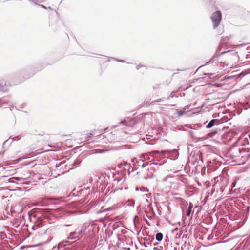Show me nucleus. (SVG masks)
I'll return each mask as SVG.
<instances>
[{
	"label": "nucleus",
	"instance_id": "f257e3e1",
	"mask_svg": "<svg viewBox=\"0 0 250 250\" xmlns=\"http://www.w3.org/2000/svg\"><path fill=\"white\" fill-rule=\"evenodd\" d=\"M214 28H216L220 24L222 19V14L220 11H217L213 13L211 17Z\"/></svg>",
	"mask_w": 250,
	"mask_h": 250
},
{
	"label": "nucleus",
	"instance_id": "f03ea898",
	"mask_svg": "<svg viewBox=\"0 0 250 250\" xmlns=\"http://www.w3.org/2000/svg\"><path fill=\"white\" fill-rule=\"evenodd\" d=\"M82 230L78 232H71L68 237V239L69 240L72 239L74 240L76 239H79V236L82 235Z\"/></svg>",
	"mask_w": 250,
	"mask_h": 250
},
{
	"label": "nucleus",
	"instance_id": "7ed1b4c3",
	"mask_svg": "<svg viewBox=\"0 0 250 250\" xmlns=\"http://www.w3.org/2000/svg\"><path fill=\"white\" fill-rule=\"evenodd\" d=\"M106 138H107V140L111 142L115 140V134H113V132L108 133L107 134L104 135Z\"/></svg>",
	"mask_w": 250,
	"mask_h": 250
},
{
	"label": "nucleus",
	"instance_id": "20e7f679",
	"mask_svg": "<svg viewBox=\"0 0 250 250\" xmlns=\"http://www.w3.org/2000/svg\"><path fill=\"white\" fill-rule=\"evenodd\" d=\"M219 123L218 119H212L210 121V122L206 126V127L208 128H210L213 127L215 124L217 125Z\"/></svg>",
	"mask_w": 250,
	"mask_h": 250
},
{
	"label": "nucleus",
	"instance_id": "39448f33",
	"mask_svg": "<svg viewBox=\"0 0 250 250\" xmlns=\"http://www.w3.org/2000/svg\"><path fill=\"white\" fill-rule=\"evenodd\" d=\"M158 153V151H154L151 152H148L147 153L143 154L142 155V157H143L145 159H146L148 160V159H149V158L148 157V155L153 156L154 154Z\"/></svg>",
	"mask_w": 250,
	"mask_h": 250
},
{
	"label": "nucleus",
	"instance_id": "423d86ee",
	"mask_svg": "<svg viewBox=\"0 0 250 250\" xmlns=\"http://www.w3.org/2000/svg\"><path fill=\"white\" fill-rule=\"evenodd\" d=\"M95 131H93L92 133H85L83 135L84 136V138L85 139V141H88L90 140V139L94 135H95Z\"/></svg>",
	"mask_w": 250,
	"mask_h": 250
},
{
	"label": "nucleus",
	"instance_id": "0eeeda50",
	"mask_svg": "<svg viewBox=\"0 0 250 250\" xmlns=\"http://www.w3.org/2000/svg\"><path fill=\"white\" fill-rule=\"evenodd\" d=\"M163 238V235L162 233H158L156 235V239L158 241H161Z\"/></svg>",
	"mask_w": 250,
	"mask_h": 250
},
{
	"label": "nucleus",
	"instance_id": "6e6552de",
	"mask_svg": "<svg viewBox=\"0 0 250 250\" xmlns=\"http://www.w3.org/2000/svg\"><path fill=\"white\" fill-rule=\"evenodd\" d=\"M177 112L178 115L179 116H182L185 113V111L182 110H177Z\"/></svg>",
	"mask_w": 250,
	"mask_h": 250
},
{
	"label": "nucleus",
	"instance_id": "1a4fd4ad",
	"mask_svg": "<svg viewBox=\"0 0 250 250\" xmlns=\"http://www.w3.org/2000/svg\"><path fill=\"white\" fill-rule=\"evenodd\" d=\"M191 211H192V209H191L190 208H188V211L187 212L186 215L188 216H189L190 215Z\"/></svg>",
	"mask_w": 250,
	"mask_h": 250
},
{
	"label": "nucleus",
	"instance_id": "9d476101",
	"mask_svg": "<svg viewBox=\"0 0 250 250\" xmlns=\"http://www.w3.org/2000/svg\"><path fill=\"white\" fill-rule=\"evenodd\" d=\"M73 242H71L70 241H64L62 242V244H64V246H66L67 245V243L68 244H70L71 243H72Z\"/></svg>",
	"mask_w": 250,
	"mask_h": 250
},
{
	"label": "nucleus",
	"instance_id": "9b49d317",
	"mask_svg": "<svg viewBox=\"0 0 250 250\" xmlns=\"http://www.w3.org/2000/svg\"><path fill=\"white\" fill-rule=\"evenodd\" d=\"M193 207V205L192 203H189L188 208H190L191 209H192Z\"/></svg>",
	"mask_w": 250,
	"mask_h": 250
},
{
	"label": "nucleus",
	"instance_id": "f8f14e48",
	"mask_svg": "<svg viewBox=\"0 0 250 250\" xmlns=\"http://www.w3.org/2000/svg\"><path fill=\"white\" fill-rule=\"evenodd\" d=\"M108 210V209H104L102 211H106V210Z\"/></svg>",
	"mask_w": 250,
	"mask_h": 250
},
{
	"label": "nucleus",
	"instance_id": "ddd939ff",
	"mask_svg": "<svg viewBox=\"0 0 250 250\" xmlns=\"http://www.w3.org/2000/svg\"><path fill=\"white\" fill-rule=\"evenodd\" d=\"M42 6L44 8H45V6H43V5H42Z\"/></svg>",
	"mask_w": 250,
	"mask_h": 250
}]
</instances>
